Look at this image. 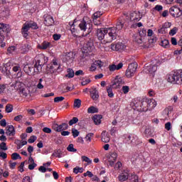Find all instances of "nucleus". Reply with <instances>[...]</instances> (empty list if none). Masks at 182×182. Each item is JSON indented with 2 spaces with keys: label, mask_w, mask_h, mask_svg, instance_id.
Wrapping results in <instances>:
<instances>
[{
  "label": "nucleus",
  "mask_w": 182,
  "mask_h": 182,
  "mask_svg": "<svg viewBox=\"0 0 182 182\" xmlns=\"http://www.w3.org/2000/svg\"><path fill=\"white\" fill-rule=\"evenodd\" d=\"M124 26V24L122 22L118 21L117 23L116 27H111V28H108L114 29V31H115L116 39H117V32H119V31H122V29H123Z\"/></svg>",
  "instance_id": "nucleus-17"
},
{
  "label": "nucleus",
  "mask_w": 182,
  "mask_h": 182,
  "mask_svg": "<svg viewBox=\"0 0 182 182\" xmlns=\"http://www.w3.org/2000/svg\"><path fill=\"white\" fill-rule=\"evenodd\" d=\"M130 106L137 112H147V108L144 107V97L134 99L130 103Z\"/></svg>",
  "instance_id": "nucleus-3"
},
{
  "label": "nucleus",
  "mask_w": 182,
  "mask_h": 182,
  "mask_svg": "<svg viewBox=\"0 0 182 182\" xmlns=\"http://www.w3.org/2000/svg\"><path fill=\"white\" fill-rule=\"evenodd\" d=\"M92 28H89L87 31V33H83L82 36L85 38H89V41L84 46V49L86 52H92L93 50V40H92Z\"/></svg>",
  "instance_id": "nucleus-5"
},
{
  "label": "nucleus",
  "mask_w": 182,
  "mask_h": 182,
  "mask_svg": "<svg viewBox=\"0 0 182 182\" xmlns=\"http://www.w3.org/2000/svg\"><path fill=\"white\" fill-rule=\"evenodd\" d=\"M166 80L169 83L181 85L182 83V70L174 71L173 73L166 75Z\"/></svg>",
  "instance_id": "nucleus-2"
},
{
  "label": "nucleus",
  "mask_w": 182,
  "mask_h": 182,
  "mask_svg": "<svg viewBox=\"0 0 182 182\" xmlns=\"http://www.w3.org/2000/svg\"><path fill=\"white\" fill-rule=\"evenodd\" d=\"M81 160L82 161L87 163V166H89V164H92V159L86 156H81Z\"/></svg>",
  "instance_id": "nucleus-40"
},
{
  "label": "nucleus",
  "mask_w": 182,
  "mask_h": 182,
  "mask_svg": "<svg viewBox=\"0 0 182 182\" xmlns=\"http://www.w3.org/2000/svg\"><path fill=\"white\" fill-rule=\"evenodd\" d=\"M92 21L94 25H95L96 26H99V25L102 23V22L100 21V18L92 17Z\"/></svg>",
  "instance_id": "nucleus-49"
},
{
  "label": "nucleus",
  "mask_w": 182,
  "mask_h": 182,
  "mask_svg": "<svg viewBox=\"0 0 182 182\" xmlns=\"http://www.w3.org/2000/svg\"><path fill=\"white\" fill-rule=\"evenodd\" d=\"M36 136L33 135L30 137V139L28 140V142L31 144V143H35V141H36Z\"/></svg>",
  "instance_id": "nucleus-60"
},
{
  "label": "nucleus",
  "mask_w": 182,
  "mask_h": 182,
  "mask_svg": "<svg viewBox=\"0 0 182 182\" xmlns=\"http://www.w3.org/2000/svg\"><path fill=\"white\" fill-rule=\"evenodd\" d=\"M12 110H14V105L11 104H7L6 106V113H11Z\"/></svg>",
  "instance_id": "nucleus-45"
},
{
  "label": "nucleus",
  "mask_w": 182,
  "mask_h": 182,
  "mask_svg": "<svg viewBox=\"0 0 182 182\" xmlns=\"http://www.w3.org/2000/svg\"><path fill=\"white\" fill-rule=\"evenodd\" d=\"M177 31H178L177 27L172 28L169 32V35L171 36H174V35H176V33H177Z\"/></svg>",
  "instance_id": "nucleus-57"
},
{
  "label": "nucleus",
  "mask_w": 182,
  "mask_h": 182,
  "mask_svg": "<svg viewBox=\"0 0 182 182\" xmlns=\"http://www.w3.org/2000/svg\"><path fill=\"white\" fill-rule=\"evenodd\" d=\"M70 32L73 38H77V33H79V30L75 28V26L70 28Z\"/></svg>",
  "instance_id": "nucleus-36"
},
{
  "label": "nucleus",
  "mask_w": 182,
  "mask_h": 182,
  "mask_svg": "<svg viewBox=\"0 0 182 182\" xmlns=\"http://www.w3.org/2000/svg\"><path fill=\"white\" fill-rule=\"evenodd\" d=\"M97 37L98 41H103L105 43H110L116 39V31L114 28H98L97 30Z\"/></svg>",
  "instance_id": "nucleus-1"
},
{
  "label": "nucleus",
  "mask_w": 182,
  "mask_h": 182,
  "mask_svg": "<svg viewBox=\"0 0 182 182\" xmlns=\"http://www.w3.org/2000/svg\"><path fill=\"white\" fill-rule=\"evenodd\" d=\"M11 31V27L8 24H5L4 23H0V43L1 48H5L6 44L4 43L5 39V34L9 33Z\"/></svg>",
  "instance_id": "nucleus-4"
},
{
  "label": "nucleus",
  "mask_w": 182,
  "mask_h": 182,
  "mask_svg": "<svg viewBox=\"0 0 182 182\" xmlns=\"http://www.w3.org/2000/svg\"><path fill=\"white\" fill-rule=\"evenodd\" d=\"M42 82H43V79L40 78L39 81H38V83L37 85V89H43L44 86L42 84Z\"/></svg>",
  "instance_id": "nucleus-55"
},
{
  "label": "nucleus",
  "mask_w": 182,
  "mask_h": 182,
  "mask_svg": "<svg viewBox=\"0 0 182 182\" xmlns=\"http://www.w3.org/2000/svg\"><path fill=\"white\" fill-rule=\"evenodd\" d=\"M82 105V100L80 99H75L74 101V107H77L79 109L80 106Z\"/></svg>",
  "instance_id": "nucleus-43"
},
{
  "label": "nucleus",
  "mask_w": 182,
  "mask_h": 182,
  "mask_svg": "<svg viewBox=\"0 0 182 182\" xmlns=\"http://www.w3.org/2000/svg\"><path fill=\"white\" fill-rule=\"evenodd\" d=\"M12 70L13 72L17 73L19 76H22V73H21V65L18 63H11Z\"/></svg>",
  "instance_id": "nucleus-22"
},
{
  "label": "nucleus",
  "mask_w": 182,
  "mask_h": 182,
  "mask_svg": "<svg viewBox=\"0 0 182 182\" xmlns=\"http://www.w3.org/2000/svg\"><path fill=\"white\" fill-rule=\"evenodd\" d=\"M65 99L64 97H56L54 98V102L55 103H59L60 102H63V100Z\"/></svg>",
  "instance_id": "nucleus-52"
},
{
  "label": "nucleus",
  "mask_w": 182,
  "mask_h": 182,
  "mask_svg": "<svg viewBox=\"0 0 182 182\" xmlns=\"http://www.w3.org/2000/svg\"><path fill=\"white\" fill-rule=\"evenodd\" d=\"M64 59L65 60V62H68V63H73V60H75V53H73V52L68 53L65 55Z\"/></svg>",
  "instance_id": "nucleus-18"
},
{
  "label": "nucleus",
  "mask_w": 182,
  "mask_h": 182,
  "mask_svg": "<svg viewBox=\"0 0 182 182\" xmlns=\"http://www.w3.org/2000/svg\"><path fill=\"white\" fill-rule=\"evenodd\" d=\"M122 90L124 95H127V92L130 91V87L124 85L122 87Z\"/></svg>",
  "instance_id": "nucleus-51"
},
{
  "label": "nucleus",
  "mask_w": 182,
  "mask_h": 182,
  "mask_svg": "<svg viewBox=\"0 0 182 182\" xmlns=\"http://www.w3.org/2000/svg\"><path fill=\"white\" fill-rule=\"evenodd\" d=\"M131 182H139V176L134 173L131 175Z\"/></svg>",
  "instance_id": "nucleus-47"
},
{
  "label": "nucleus",
  "mask_w": 182,
  "mask_h": 182,
  "mask_svg": "<svg viewBox=\"0 0 182 182\" xmlns=\"http://www.w3.org/2000/svg\"><path fill=\"white\" fill-rule=\"evenodd\" d=\"M53 129L55 132H62L63 130H68L69 129V125L67 123H63L61 124H54L53 125Z\"/></svg>",
  "instance_id": "nucleus-11"
},
{
  "label": "nucleus",
  "mask_w": 182,
  "mask_h": 182,
  "mask_svg": "<svg viewBox=\"0 0 182 182\" xmlns=\"http://www.w3.org/2000/svg\"><path fill=\"white\" fill-rule=\"evenodd\" d=\"M22 182H32V181H31V177H29V176H25V177L23 178Z\"/></svg>",
  "instance_id": "nucleus-64"
},
{
  "label": "nucleus",
  "mask_w": 182,
  "mask_h": 182,
  "mask_svg": "<svg viewBox=\"0 0 182 182\" xmlns=\"http://www.w3.org/2000/svg\"><path fill=\"white\" fill-rule=\"evenodd\" d=\"M130 23L131 25L132 23H135L136 22H139L140 19H141V16L140 15L139 11H133L132 13L130 14Z\"/></svg>",
  "instance_id": "nucleus-10"
},
{
  "label": "nucleus",
  "mask_w": 182,
  "mask_h": 182,
  "mask_svg": "<svg viewBox=\"0 0 182 182\" xmlns=\"http://www.w3.org/2000/svg\"><path fill=\"white\" fill-rule=\"evenodd\" d=\"M77 22L80 31H82V32H86V29H87V23L86 22V21H85V18H83L82 21H79Z\"/></svg>",
  "instance_id": "nucleus-19"
},
{
  "label": "nucleus",
  "mask_w": 182,
  "mask_h": 182,
  "mask_svg": "<svg viewBox=\"0 0 182 182\" xmlns=\"http://www.w3.org/2000/svg\"><path fill=\"white\" fill-rule=\"evenodd\" d=\"M21 33L23 38L28 39V36H29V28L27 27L26 24L24 23L21 28Z\"/></svg>",
  "instance_id": "nucleus-24"
},
{
  "label": "nucleus",
  "mask_w": 182,
  "mask_h": 182,
  "mask_svg": "<svg viewBox=\"0 0 182 182\" xmlns=\"http://www.w3.org/2000/svg\"><path fill=\"white\" fill-rule=\"evenodd\" d=\"M23 167H25V161L21 162L20 166H18V171H20V173H23Z\"/></svg>",
  "instance_id": "nucleus-59"
},
{
  "label": "nucleus",
  "mask_w": 182,
  "mask_h": 182,
  "mask_svg": "<svg viewBox=\"0 0 182 182\" xmlns=\"http://www.w3.org/2000/svg\"><path fill=\"white\" fill-rule=\"evenodd\" d=\"M44 18V24L46 26H52L53 23H55V20L53 19V17L49 14H45L43 16Z\"/></svg>",
  "instance_id": "nucleus-13"
},
{
  "label": "nucleus",
  "mask_w": 182,
  "mask_h": 182,
  "mask_svg": "<svg viewBox=\"0 0 182 182\" xmlns=\"http://www.w3.org/2000/svg\"><path fill=\"white\" fill-rule=\"evenodd\" d=\"M72 134H73V136L74 139H75V137H77V136H79L80 132H79V131H77V129H72Z\"/></svg>",
  "instance_id": "nucleus-54"
},
{
  "label": "nucleus",
  "mask_w": 182,
  "mask_h": 182,
  "mask_svg": "<svg viewBox=\"0 0 182 182\" xmlns=\"http://www.w3.org/2000/svg\"><path fill=\"white\" fill-rule=\"evenodd\" d=\"M122 139L125 143H127V144H132V134H124L122 136Z\"/></svg>",
  "instance_id": "nucleus-31"
},
{
  "label": "nucleus",
  "mask_w": 182,
  "mask_h": 182,
  "mask_svg": "<svg viewBox=\"0 0 182 182\" xmlns=\"http://www.w3.org/2000/svg\"><path fill=\"white\" fill-rule=\"evenodd\" d=\"M50 46V43L48 41H43L40 46V49L46 50Z\"/></svg>",
  "instance_id": "nucleus-33"
},
{
  "label": "nucleus",
  "mask_w": 182,
  "mask_h": 182,
  "mask_svg": "<svg viewBox=\"0 0 182 182\" xmlns=\"http://www.w3.org/2000/svg\"><path fill=\"white\" fill-rule=\"evenodd\" d=\"M137 63H132L129 64L128 68L126 70V77L128 78L133 77L136 73V70H137Z\"/></svg>",
  "instance_id": "nucleus-7"
},
{
  "label": "nucleus",
  "mask_w": 182,
  "mask_h": 182,
  "mask_svg": "<svg viewBox=\"0 0 182 182\" xmlns=\"http://www.w3.org/2000/svg\"><path fill=\"white\" fill-rule=\"evenodd\" d=\"M161 46H162L163 48H168L169 45H170V42L168 41V40L167 39H164L163 41H161L160 43Z\"/></svg>",
  "instance_id": "nucleus-38"
},
{
  "label": "nucleus",
  "mask_w": 182,
  "mask_h": 182,
  "mask_svg": "<svg viewBox=\"0 0 182 182\" xmlns=\"http://www.w3.org/2000/svg\"><path fill=\"white\" fill-rule=\"evenodd\" d=\"M16 50V47L13 46L9 47L7 49V51L9 52V53H14V52H15Z\"/></svg>",
  "instance_id": "nucleus-62"
},
{
  "label": "nucleus",
  "mask_w": 182,
  "mask_h": 182,
  "mask_svg": "<svg viewBox=\"0 0 182 182\" xmlns=\"http://www.w3.org/2000/svg\"><path fill=\"white\" fill-rule=\"evenodd\" d=\"M50 68L53 70V72H60V65L55 60L53 61V65Z\"/></svg>",
  "instance_id": "nucleus-29"
},
{
  "label": "nucleus",
  "mask_w": 182,
  "mask_h": 182,
  "mask_svg": "<svg viewBox=\"0 0 182 182\" xmlns=\"http://www.w3.org/2000/svg\"><path fill=\"white\" fill-rule=\"evenodd\" d=\"M79 122V119L77 117H73L72 119H70L68 122L69 126H73V124H76Z\"/></svg>",
  "instance_id": "nucleus-42"
},
{
  "label": "nucleus",
  "mask_w": 182,
  "mask_h": 182,
  "mask_svg": "<svg viewBox=\"0 0 182 182\" xmlns=\"http://www.w3.org/2000/svg\"><path fill=\"white\" fill-rule=\"evenodd\" d=\"M141 26H143V23L141 22H139V23H133L132 25H131V28H141Z\"/></svg>",
  "instance_id": "nucleus-50"
},
{
  "label": "nucleus",
  "mask_w": 182,
  "mask_h": 182,
  "mask_svg": "<svg viewBox=\"0 0 182 182\" xmlns=\"http://www.w3.org/2000/svg\"><path fill=\"white\" fill-rule=\"evenodd\" d=\"M90 96L91 99H92V100H94L95 102H97V100H99V91L96 87H92V88H90Z\"/></svg>",
  "instance_id": "nucleus-12"
},
{
  "label": "nucleus",
  "mask_w": 182,
  "mask_h": 182,
  "mask_svg": "<svg viewBox=\"0 0 182 182\" xmlns=\"http://www.w3.org/2000/svg\"><path fill=\"white\" fill-rule=\"evenodd\" d=\"M68 151H71L72 153H76L77 151V149H75L73 147V144H70L67 147Z\"/></svg>",
  "instance_id": "nucleus-44"
},
{
  "label": "nucleus",
  "mask_w": 182,
  "mask_h": 182,
  "mask_svg": "<svg viewBox=\"0 0 182 182\" xmlns=\"http://www.w3.org/2000/svg\"><path fill=\"white\" fill-rule=\"evenodd\" d=\"M94 64L95 65V66L97 68H102V66H103V63H102L100 60H96Z\"/></svg>",
  "instance_id": "nucleus-63"
},
{
  "label": "nucleus",
  "mask_w": 182,
  "mask_h": 182,
  "mask_svg": "<svg viewBox=\"0 0 182 182\" xmlns=\"http://www.w3.org/2000/svg\"><path fill=\"white\" fill-rule=\"evenodd\" d=\"M11 159L12 160H21L22 157L21 155H19V154L14 152L11 154Z\"/></svg>",
  "instance_id": "nucleus-41"
},
{
  "label": "nucleus",
  "mask_w": 182,
  "mask_h": 182,
  "mask_svg": "<svg viewBox=\"0 0 182 182\" xmlns=\"http://www.w3.org/2000/svg\"><path fill=\"white\" fill-rule=\"evenodd\" d=\"M6 134L9 136H15L16 134L15 127H14V125H8L6 127Z\"/></svg>",
  "instance_id": "nucleus-15"
},
{
  "label": "nucleus",
  "mask_w": 182,
  "mask_h": 182,
  "mask_svg": "<svg viewBox=\"0 0 182 182\" xmlns=\"http://www.w3.org/2000/svg\"><path fill=\"white\" fill-rule=\"evenodd\" d=\"M99 112V109H97V107L91 106L87 109V113H98Z\"/></svg>",
  "instance_id": "nucleus-35"
},
{
  "label": "nucleus",
  "mask_w": 182,
  "mask_h": 182,
  "mask_svg": "<svg viewBox=\"0 0 182 182\" xmlns=\"http://www.w3.org/2000/svg\"><path fill=\"white\" fill-rule=\"evenodd\" d=\"M51 157H57L58 159H61V157H63V152L62 151V149H55L52 154Z\"/></svg>",
  "instance_id": "nucleus-27"
},
{
  "label": "nucleus",
  "mask_w": 182,
  "mask_h": 182,
  "mask_svg": "<svg viewBox=\"0 0 182 182\" xmlns=\"http://www.w3.org/2000/svg\"><path fill=\"white\" fill-rule=\"evenodd\" d=\"M68 74L66 75L67 77H69V79H72L75 76V71L72 68H68L67 70Z\"/></svg>",
  "instance_id": "nucleus-37"
},
{
  "label": "nucleus",
  "mask_w": 182,
  "mask_h": 182,
  "mask_svg": "<svg viewBox=\"0 0 182 182\" xmlns=\"http://www.w3.org/2000/svg\"><path fill=\"white\" fill-rule=\"evenodd\" d=\"M102 115H94L92 117V120L95 124H100L102 123Z\"/></svg>",
  "instance_id": "nucleus-30"
},
{
  "label": "nucleus",
  "mask_w": 182,
  "mask_h": 182,
  "mask_svg": "<svg viewBox=\"0 0 182 182\" xmlns=\"http://www.w3.org/2000/svg\"><path fill=\"white\" fill-rule=\"evenodd\" d=\"M141 140L139 139V136L134 134H131V144H135L136 146L141 144Z\"/></svg>",
  "instance_id": "nucleus-16"
},
{
  "label": "nucleus",
  "mask_w": 182,
  "mask_h": 182,
  "mask_svg": "<svg viewBox=\"0 0 182 182\" xmlns=\"http://www.w3.org/2000/svg\"><path fill=\"white\" fill-rule=\"evenodd\" d=\"M157 70V64H150L144 68L146 73H150L151 75L154 73Z\"/></svg>",
  "instance_id": "nucleus-14"
},
{
  "label": "nucleus",
  "mask_w": 182,
  "mask_h": 182,
  "mask_svg": "<svg viewBox=\"0 0 182 182\" xmlns=\"http://www.w3.org/2000/svg\"><path fill=\"white\" fill-rule=\"evenodd\" d=\"M139 36H141L140 41L141 42L143 41V38H146L147 36V30L144 28H140L139 30Z\"/></svg>",
  "instance_id": "nucleus-32"
},
{
  "label": "nucleus",
  "mask_w": 182,
  "mask_h": 182,
  "mask_svg": "<svg viewBox=\"0 0 182 182\" xmlns=\"http://www.w3.org/2000/svg\"><path fill=\"white\" fill-rule=\"evenodd\" d=\"M122 167H123V164H122V162L118 161L115 164L114 166V170H115V171H119L122 170Z\"/></svg>",
  "instance_id": "nucleus-39"
},
{
  "label": "nucleus",
  "mask_w": 182,
  "mask_h": 182,
  "mask_svg": "<svg viewBox=\"0 0 182 182\" xmlns=\"http://www.w3.org/2000/svg\"><path fill=\"white\" fill-rule=\"evenodd\" d=\"M169 13L173 18H180L182 16V11L177 6H173L169 9Z\"/></svg>",
  "instance_id": "nucleus-9"
},
{
  "label": "nucleus",
  "mask_w": 182,
  "mask_h": 182,
  "mask_svg": "<svg viewBox=\"0 0 182 182\" xmlns=\"http://www.w3.org/2000/svg\"><path fill=\"white\" fill-rule=\"evenodd\" d=\"M110 160H113L114 161H116V159H117V153L114 151L110 153Z\"/></svg>",
  "instance_id": "nucleus-48"
},
{
  "label": "nucleus",
  "mask_w": 182,
  "mask_h": 182,
  "mask_svg": "<svg viewBox=\"0 0 182 182\" xmlns=\"http://www.w3.org/2000/svg\"><path fill=\"white\" fill-rule=\"evenodd\" d=\"M144 108L146 109V112L149 109H154L156 106H157V102L156 100L153 99H149L147 97H144Z\"/></svg>",
  "instance_id": "nucleus-8"
},
{
  "label": "nucleus",
  "mask_w": 182,
  "mask_h": 182,
  "mask_svg": "<svg viewBox=\"0 0 182 182\" xmlns=\"http://www.w3.org/2000/svg\"><path fill=\"white\" fill-rule=\"evenodd\" d=\"M83 171V168H80L79 166H76L73 168V173H75V174H78V173H82Z\"/></svg>",
  "instance_id": "nucleus-46"
},
{
  "label": "nucleus",
  "mask_w": 182,
  "mask_h": 182,
  "mask_svg": "<svg viewBox=\"0 0 182 182\" xmlns=\"http://www.w3.org/2000/svg\"><path fill=\"white\" fill-rule=\"evenodd\" d=\"M30 69H31V66L28 64L24 65V67H23V70H24L25 73H26L27 75L28 73H31V72L29 71Z\"/></svg>",
  "instance_id": "nucleus-56"
},
{
  "label": "nucleus",
  "mask_w": 182,
  "mask_h": 182,
  "mask_svg": "<svg viewBox=\"0 0 182 182\" xmlns=\"http://www.w3.org/2000/svg\"><path fill=\"white\" fill-rule=\"evenodd\" d=\"M111 49L112 50H123L124 49V44L123 43H117L116 44H111Z\"/></svg>",
  "instance_id": "nucleus-21"
},
{
  "label": "nucleus",
  "mask_w": 182,
  "mask_h": 182,
  "mask_svg": "<svg viewBox=\"0 0 182 182\" xmlns=\"http://www.w3.org/2000/svg\"><path fill=\"white\" fill-rule=\"evenodd\" d=\"M118 179L119 181H126L129 179V171H123L119 176Z\"/></svg>",
  "instance_id": "nucleus-20"
},
{
  "label": "nucleus",
  "mask_w": 182,
  "mask_h": 182,
  "mask_svg": "<svg viewBox=\"0 0 182 182\" xmlns=\"http://www.w3.org/2000/svg\"><path fill=\"white\" fill-rule=\"evenodd\" d=\"M48 62L46 60V57L44 55L40 54L37 57V60L36 61L34 65L36 67V72H42V67L45 63Z\"/></svg>",
  "instance_id": "nucleus-6"
},
{
  "label": "nucleus",
  "mask_w": 182,
  "mask_h": 182,
  "mask_svg": "<svg viewBox=\"0 0 182 182\" xmlns=\"http://www.w3.org/2000/svg\"><path fill=\"white\" fill-rule=\"evenodd\" d=\"M101 140L102 141H103V143H109L110 141V136L106 131H103L102 132Z\"/></svg>",
  "instance_id": "nucleus-25"
},
{
  "label": "nucleus",
  "mask_w": 182,
  "mask_h": 182,
  "mask_svg": "<svg viewBox=\"0 0 182 182\" xmlns=\"http://www.w3.org/2000/svg\"><path fill=\"white\" fill-rule=\"evenodd\" d=\"M123 68V63H119L118 65L112 64L109 66L110 72H114V70H120Z\"/></svg>",
  "instance_id": "nucleus-23"
},
{
  "label": "nucleus",
  "mask_w": 182,
  "mask_h": 182,
  "mask_svg": "<svg viewBox=\"0 0 182 182\" xmlns=\"http://www.w3.org/2000/svg\"><path fill=\"white\" fill-rule=\"evenodd\" d=\"M116 83H114L112 85H109L107 87V93L108 95V97L110 98L114 97V93H113V86H114Z\"/></svg>",
  "instance_id": "nucleus-28"
},
{
  "label": "nucleus",
  "mask_w": 182,
  "mask_h": 182,
  "mask_svg": "<svg viewBox=\"0 0 182 182\" xmlns=\"http://www.w3.org/2000/svg\"><path fill=\"white\" fill-rule=\"evenodd\" d=\"M20 95H22V96H24V97H28V92L25 88H23L20 90Z\"/></svg>",
  "instance_id": "nucleus-58"
},
{
  "label": "nucleus",
  "mask_w": 182,
  "mask_h": 182,
  "mask_svg": "<svg viewBox=\"0 0 182 182\" xmlns=\"http://www.w3.org/2000/svg\"><path fill=\"white\" fill-rule=\"evenodd\" d=\"M9 168L14 170L16 167V162H12V161H9Z\"/></svg>",
  "instance_id": "nucleus-61"
},
{
  "label": "nucleus",
  "mask_w": 182,
  "mask_h": 182,
  "mask_svg": "<svg viewBox=\"0 0 182 182\" xmlns=\"http://www.w3.org/2000/svg\"><path fill=\"white\" fill-rule=\"evenodd\" d=\"M102 15H103V13H102V11H97V12L94 13L92 18H100Z\"/></svg>",
  "instance_id": "nucleus-53"
},
{
  "label": "nucleus",
  "mask_w": 182,
  "mask_h": 182,
  "mask_svg": "<svg viewBox=\"0 0 182 182\" xmlns=\"http://www.w3.org/2000/svg\"><path fill=\"white\" fill-rule=\"evenodd\" d=\"M26 26L28 27V29H39V27L38 26V23H36L35 21H29L28 23H25Z\"/></svg>",
  "instance_id": "nucleus-26"
},
{
  "label": "nucleus",
  "mask_w": 182,
  "mask_h": 182,
  "mask_svg": "<svg viewBox=\"0 0 182 182\" xmlns=\"http://www.w3.org/2000/svg\"><path fill=\"white\" fill-rule=\"evenodd\" d=\"M28 72H31V73L28 74L29 75H38V73H41V72H36V67L35 66V65L33 67L32 66L30 67Z\"/></svg>",
  "instance_id": "nucleus-34"
}]
</instances>
